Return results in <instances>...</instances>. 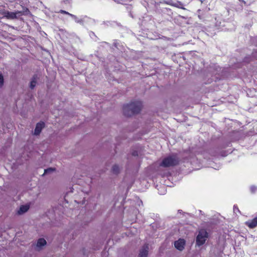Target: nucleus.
I'll return each instance as SVG.
<instances>
[{
	"label": "nucleus",
	"instance_id": "1",
	"mask_svg": "<svg viewBox=\"0 0 257 257\" xmlns=\"http://www.w3.org/2000/svg\"><path fill=\"white\" fill-rule=\"evenodd\" d=\"M143 107L142 102L140 101H131L123 106V114L127 117L140 113Z\"/></svg>",
	"mask_w": 257,
	"mask_h": 257
},
{
	"label": "nucleus",
	"instance_id": "2",
	"mask_svg": "<svg viewBox=\"0 0 257 257\" xmlns=\"http://www.w3.org/2000/svg\"><path fill=\"white\" fill-rule=\"evenodd\" d=\"M179 162V158L176 155H172L164 158L160 166L165 168L174 167L178 165Z\"/></svg>",
	"mask_w": 257,
	"mask_h": 257
},
{
	"label": "nucleus",
	"instance_id": "3",
	"mask_svg": "<svg viewBox=\"0 0 257 257\" xmlns=\"http://www.w3.org/2000/svg\"><path fill=\"white\" fill-rule=\"evenodd\" d=\"M208 233L205 229H200L198 234L196 237V245L200 246L204 244L205 243V241L207 240V239L208 238Z\"/></svg>",
	"mask_w": 257,
	"mask_h": 257
},
{
	"label": "nucleus",
	"instance_id": "4",
	"mask_svg": "<svg viewBox=\"0 0 257 257\" xmlns=\"http://www.w3.org/2000/svg\"><path fill=\"white\" fill-rule=\"evenodd\" d=\"M18 14L22 15L23 12L22 11H17L15 12L8 11V13H7L6 18L7 19H15L17 18V15Z\"/></svg>",
	"mask_w": 257,
	"mask_h": 257
},
{
	"label": "nucleus",
	"instance_id": "5",
	"mask_svg": "<svg viewBox=\"0 0 257 257\" xmlns=\"http://www.w3.org/2000/svg\"><path fill=\"white\" fill-rule=\"evenodd\" d=\"M185 241L183 239H179V240L175 241V247L178 250L181 251L184 248Z\"/></svg>",
	"mask_w": 257,
	"mask_h": 257
},
{
	"label": "nucleus",
	"instance_id": "6",
	"mask_svg": "<svg viewBox=\"0 0 257 257\" xmlns=\"http://www.w3.org/2000/svg\"><path fill=\"white\" fill-rule=\"evenodd\" d=\"M149 251V245L145 244L140 250L138 257H147Z\"/></svg>",
	"mask_w": 257,
	"mask_h": 257
},
{
	"label": "nucleus",
	"instance_id": "7",
	"mask_svg": "<svg viewBox=\"0 0 257 257\" xmlns=\"http://www.w3.org/2000/svg\"><path fill=\"white\" fill-rule=\"evenodd\" d=\"M245 224L251 229L254 228L257 226V216L250 220L245 222Z\"/></svg>",
	"mask_w": 257,
	"mask_h": 257
},
{
	"label": "nucleus",
	"instance_id": "8",
	"mask_svg": "<svg viewBox=\"0 0 257 257\" xmlns=\"http://www.w3.org/2000/svg\"><path fill=\"white\" fill-rule=\"evenodd\" d=\"M45 126L44 122H40L37 123L35 129V135H38L41 132L42 128Z\"/></svg>",
	"mask_w": 257,
	"mask_h": 257
},
{
	"label": "nucleus",
	"instance_id": "9",
	"mask_svg": "<svg viewBox=\"0 0 257 257\" xmlns=\"http://www.w3.org/2000/svg\"><path fill=\"white\" fill-rule=\"evenodd\" d=\"M30 206L29 205H21L19 209L17 211V214L21 215L26 212L29 209Z\"/></svg>",
	"mask_w": 257,
	"mask_h": 257
},
{
	"label": "nucleus",
	"instance_id": "10",
	"mask_svg": "<svg viewBox=\"0 0 257 257\" xmlns=\"http://www.w3.org/2000/svg\"><path fill=\"white\" fill-rule=\"evenodd\" d=\"M166 4L170 6H173L174 7L181 9L182 10H185L186 9L184 7L183 4L181 2H178L177 3L171 4L170 2H166Z\"/></svg>",
	"mask_w": 257,
	"mask_h": 257
},
{
	"label": "nucleus",
	"instance_id": "11",
	"mask_svg": "<svg viewBox=\"0 0 257 257\" xmlns=\"http://www.w3.org/2000/svg\"><path fill=\"white\" fill-rule=\"evenodd\" d=\"M46 244V240L43 238H39L37 242V246L38 247H41Z\"/></svg>",
	"mask_w": 257,
	"mask_h": 257
},
{
	"label": "nucleus",
	"instance_id": "12",
	"mask_svg": "<svg viewBox=\"0 0 257 257\" xmlns=\"http://www.w3.org/2000/svg\"><path fill=\"white\" fill-rule=\"evenodd\" d=\"M36 83V76H33V79L30 82V88L31 89H33L35 87Z\"/></svg>",
	"mask_w": 257,
	"mask_h": 257
},
{
	"label": "nucleus",
	"instance_id": "13",
	"mask_svg": "<svg viewBox=\"0 0 257 257\" xmlns=\"http://www.w3.org/2000/svg\"><path fill=\"white\" fill-rule=\"evenodd\" d=\"M119 167L117 165H113L112 168V172L113 174H117L119 173Z\"/></svg>",
	"mask_w": 257,
	"mask_h": 257
},
{
	"label": "nucleus",
	"instance_id": "14",
	"mask_svg": "<svg viewBox=\"0 0 257 257\" xmlns=\"http://www.w3.org/2000/svg\"><path fill=\"white\" fill-rule=\"evenodd\" d=\"M55 170H56L55 168H49L47 169H45L44 171V173L43 174V175H44L45 174H47V173L53 172V171H55Z\"/></svg>",
	"mask_w": 257,
	"mask_h": 257
},
{
	"label": "nucleus",
	"instance_id": "15",
	"mask_svg": "<svg viewBox=\"0 0 257 257\" xmlns=\"http://www.w3.org/2000/svg\"><path fill=\"white\" fill-rule=\"evenodd\" d=\"M4 79L2 74L0 73V87H2L4 85Z\"/></svg>",
	"mask_w": 257,
	"mask_h": 257
},
{
	"label": "nucleus",
	"instance_id": "16",
	"mask_svg": "<svg viewBox=\"0 0 257 257\" xmlns=\"http://www.w3.org/2000/svg\"><path fill=\"white\" fill-rule=\"evenodd\" d=\"M59 13H61V14H63L68 15H69V16H72V17L73 16V15L70 14L69 13H68V12H66V11H65L64 10H61L60 11Z\"/></svg>",
	"mask_w": 257,
	"mask_h": 257
},
{
	"label": "nucleus",
	"instance_id": "17",
	"mask_svg": "<svg viewBox=\"0 0 257 257\" xmlns=\"http://www.w3.org/2000/svg\"><path fill=\"white\" fill-rule=\"evenodd\" d=\"M8 11H6L5 10H1L0 14L1 15H3V16L4 17L6 18L7 13H8Z\"/></svg>",
	"mask_w": 257,
	"mask_h": 257
},
{
	"label": "nucleus",
	"instance_id": "18",
	"mask_svg": "<svg viewBox=\"0 0 257 257\" xmlns=\"http://www.w3.org/2000/svg\"><path fill=\"white\" fill-rule=\"evenodd\" d=\"M133 155L134 156H137L138 155L137 152H134L133 153Z\"/></svg>",
	"mask_w": 257,
	"mask_h": 257
},
{
	"label": "nucleus",
	"instance_id": "19",
	"mask_svg": "<svg viewBox=\"0 0 257 257\" xmlns=\"http://www.w3.org/2000/svg\"><path fill=\"white\" fill-rule=\"evenodd\" d=\"M238 1H240V2H243V3H245V2L243 0H238Z\"/></svg>",
	"mask_w": 257,
	"mask_h": 257
}]
</instances>
